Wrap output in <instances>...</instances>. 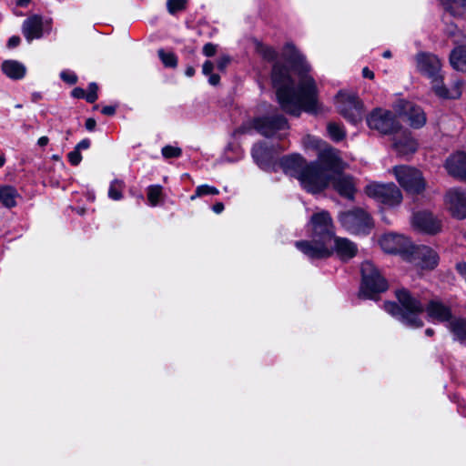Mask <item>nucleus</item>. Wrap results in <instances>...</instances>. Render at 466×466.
Listing matches in <instances>:
<instances>
[{"mask_svg":"<svg viewBox=\"0 0 466 466\" xmlns=\"http://www.w3.org/2000/svg\"><path fill=\"white\" fill-rule=\"evenodd\" d=\"M256 51L263 59L274 62L271 82L285 113L299 116L303 111L312 115L320 111L317 86L309 75L310 66L292 44L285 45L279 57L273 47L262 43L257 44Z\"/></svg>","mask_w":466,"mask_h":466,"instance_id":"f257e3e1","label":"nucleus"},{"mask_svg":"<svg viewBox=\"0 0 466 466\" xmlns=\"http://www.w3.org/2000/svg\"><path fill=\"white\" fill-rule=\"evenodd\" d=\"M396 298L399 304L385 302L384 309L409 328L416 329L423 325L420 315L424 309L432 321L447 322L448 324L453 319L451 308L439 299L431 300L425 307L420 300L405 289L396 290Z\"/></svg>","mask_w":466,"mask_h":466,"instance_id":"f03ea898","label":"nucleus"},{"mask_svg":"<svg viewBox=\"0 0 466 466\" xmlns=\"http://www.w3.org/2000/svg\"><path fill=\"white\" fill-rule=\"evenodd\" d=\"M309 226L311 230V239L296 241L295 247L310 259L329 258L330 251L329 245L336 235L330 214L326 210L314 213Z\"/></svg>","mask_w":466,"mask_h":466,"instance_id":"7ed1b4c3","label":"nucleus"},{"mask_svg":"<svg viewBox=\"0 0 466 466\" xmlns=\"http://www.w3.org/2000/svg\"><path fill=\"white\" fill-rule=\"evenodd\" d=\"M280 166L287 175L296 177L308 192L318 193L328 187V175L316 163H307L299 154L283 157Z\"/></svg>","mask_w":466,"mask_h":466,"instance_id":"20e7f679","label":"nucleus"},{"mask_svg":"<svg viewBox=\"0 0 466 466\" xmlns=\"http://www.w3.org/2000/svg\"><path fill=\"white\" fill-rule=\"evenodd\" d=\"M417 69L431 81L433 92L441 98L457 99L461 96L462 82L456 80L450 88L442 83L441 63L433 54L420 52L416 57Z\"/></svg>","mask_w":466,"mask_h":466,"instance_id":"39448f33","label":"nucleus"},{"mask_svg":"<svg viewBox=\"0 0 466 466\" xmlns=\"http://www.w3.org/2000/svg\"><path fill=\"white\" fill-rule=\"evenodd\" d=\"M338 219L341 227L353 235H369L374 226L370 215L361 208L340 212Z\"/></svg>","mask_w":466,"mask_h":466,"instance_id":"423d86ee","label":"nucleus"},{"mask_svg":"<svg viewBox=\"0 0 466 466\" xmlns=\"http://www.w3.org/2000/svg\"><path fill=\"white\" fill-rule=\"evenodd\" d=\"M361 276L360 298L375 299L378 294L384 292L388 289L386 279L370 261H365L361 264Z\"/></svg>","mask_w":466,"mask_h":466,"instance_id":"0eeeda50","label":"nucleus"},{"mask_svg":"<svg viewBox=\"0 0 466 466\" xmlns=\"http://www.w3.org/2000/svg\"><path fill=\"white\" fill-rule=\"evenodd\" d=\"M339 113L349 122L357 124L362 119L363 105L356 93L339 91L336 96Z\"/></svg>","mask_w":466,"mask_h":466,"instance_id":"6e6552de","label":"nucleus"},{"mask_svg":"<svg viewBox=\"0 0 466 466\" xmlns=\"http://www.w3.org/2000/svg\"><path fill=\"white\" fill-rule=\"evenodd\" d=\"M365 193L377 202L388 207L398 206L402 201V194L394 183H370L365 187Z\"/></svg>","mask_w":466,"mask_h":466,"instance_id":"1a4fd4ad","label":"nucleus"},{"mask_svg":"<svg viewBox=\"0 0 466 466\" xmlns=\"http://www.w3.org/2000/svg\"><path fill=\"white\" fill-rule=\"evenodd\" d=\"M253 124L255 129L267 137L277 136L279 138H282L289 129L286 117L281 115L257 117Z\"/></svg>","mask_w":466,"mask_h":466,"instance_id":"9d476101","label":"nucleus"},{"mask_svg":"<svg viewBox=\"0 0 466 466\" xmlns=\"http://www.w3.org/2000/svg\"><path fill=\"white\" fill-rule=\"evenodd\" d=\"M366 122L370 129L384 135L392 134L400 128L393 113L380 107L373 109L367 116Z\"/></svg>","mask_w":466,"mask_h":466,"instance_id":"9b49d317","label":"nucleus"},{"mask_svg":"<svg viewBox=\"0 0 466 466\" xmlns=\"http://www.w3.org/2000/svg\"><path fill=\"white\" fill-rule=\"evenodd\" d=\"M393 173L400 185L410 194H419L425 188V182L421 173L408 166H398Z\"/></svg>","mask_w":466,"mask_h":466,"instance_id":"f8f14e48","label":"nucleus"},{"mask_svg":"<svg viewBox=\"0 0 466 466\" xmlns=\"http://www.w3.org/2000/svg\"><path fill=\"white\" fill-rule=\"evenodd\" d=\"M314 163L328 175V185L329 184L330 177L341 172L344 168V163L339 157V150L329 144L319 153L318 160Z\"/></svg>","mask_w":466,"mask_h":466,"instance_id":"ddd939ff","label":"nucleus"},{"mask_svg":"<svg viewBox=\"0 0 466 466\" xmlns=\"http://www.w3.org/2000/svg\"><path fill=\"white\" fill-rule=\"evenodd\" d=\"M381 248L390 254H398L404 259L407 258L409 252L412 249V243L404 235L396 233L384 234L380 239Z\"/></svg>","mask_w":466,"mask_h":466,"instance_id":"4468645a","label":"nucleus"},{"mask_svg":"<svg viewBox=\"0 0 466 466\" xmlns=\"http://www.w3.org/2000/svg\"><path fill=\"white\" fill-rule=\"evenodd\" d=\"M406 260L421 268L432 269L438 265L439 256L436 251L430 247H414L412 245V249L410 250Z\"/></svg>","mask_w":466,"mask_h":466,"instance_id":"2eb2a0df","label":"nucleus"},{"mask_svg":"<svg viewBox=\"0 0 466 466\" xmlns=\"http://www.w3.org/2000/svg\"><path fill=\"white\" fill-rule=\"evenodd\" d=\"M51 31L49 20H44L41 15H34L26 18L22 25V32L27 42L43 37L45 33Z\"/></svg>","mask_w":466,"mask_h":466,"instance_id":"dca6fc26","label":"nucleus"},{"mask_svg":"<svg viewBox=\"0 0 466 466\" xmlns=\"http://www.w3.org/2000/svg\"><path fill=\"white\" fill-rule=\"evenodd\" d=\"M395 110L400 116L405 117L414 128H420L426 123L424 111L412 102L404 100L399 101L395 105Z\"/></svg>","mask_w":466,"mask_h":466,"instance_id":"f3484780","label":"nucleus"},{"mask_svg":"<svg viewBox=\"0 0 466 466\" xmlns=\"http://www.w3.org/2000/svg\"><path fill=\"white\" fill-rule=\"evenodd\" d=\"M445 205L452 217L463 219L466 218V190L451 188L445 195Z\"/></svg>","mask_w":466,"mask_h":466,"instance_id":"a211bd4d","label":"nucleus"},{"mask_svg":"<svg viewBox=\"0 0 466 466\" xmlns=\"http://www.w3.org/2000/svg\"><path fill=\"white\" fill-rule=\"evenodd\" d=\"M329 246L330 248L329 258L336 254L342 260L352 258L358 250L354 242L347 238L337 237L336 235L332 238Z\"/></svg>","mask_w":466,"mask_h":466,"instance_id":"6ab92c4d","label":"nucleus"},{"mask_svg":"<svg viewBox=\"0 0 466 466\" xmlns=\"http://www.w3.org/2000/svg\"><path fill=\"white\" fill-rule=\"evenodd\" d=\"M329 183L333 188L342 197L353 200L356 193V186L353 178L350 176L336 173L330 177Z\"/></svg>","mask_w":466,"mask_h":466,"instance_id":"aec40b11","label":"nucleus"},{"mask_svg":"<svg viewBox=\"0 0 466 466\" xmlns=\"http://www.w3.org/2000/svg\"><path fill=\"white\" fill-rule=\"evenodd\" d=\"M412 224L418 229L435 234L441 230V222L431 213L419 212L413 216Z\"/></svg>","mask_w":466,"mask_h":466,"instance_id":"412c9836","label":"nucleus"},{"mask_svg":"<svg viewBox=\"0 0 466 466\" xmlns=\"http://www.w3.org/2000/svg\"><path fill=\"white\" fill-rule=\"evenodd\" d=\"M445 168L451 176L466 181V154L457 152L451 155L445 162Z\"/></svg>","mask_w":466,"mask_h":466,"instance_id":"4be33fe9","label":"nucleus"},{"mask_svg":"<svg viewBox=\"0 0 466 466\" xmlns=\"http://www.w3.org/2000/svg\"><path fill=\"white\" fill-rule=\"evenodd\" d=\"M251 154L254 161L260 168L267 169L270 167L273 159V153L272 150L265 145V143L255 144Z\"/></svg>","mask_w":466,"mask_h":466,"instance_id":"5701e85b","label":"nucleus"},{"mask_svg":"<svg viewBox=\"0 0 466 466\" xmlns=\"http://www.w3.org/2000/svg\"><path fill=\"white\" fill-rule=\"evenodd\" d=\"M393 146L397 153L401 156L412 154L417 149V142L412 138L410 133L406 130L398 137H395Z\"/></svg>","mask_w":466,"mask_h":466,"instance_id":"b1692460","label":"nucleus"},{"mask_svg":"<svg viewBox=\"0 0 466 466\" xmlns=\"http://www.w3.org/2000/svg\"><path fill=\"white\" fill-rule=\"evenodd\" d=\"M447 329L452 336V339L461 344L466 343V318H453L447 324Z\"/></svg>","mask_w":466,"mask_h":466,"instance_id":"393cba45","label":"nucleus"},{"mask_svg":"<svg viewBox=\"0 0 466 466\" xmlns=\"http://www.w3.org/2000/svg\"><path fill=\"white\" fill-rule=\"evenodd\" d=\"M3 73L9 78L18 80L24 78L26 67L19 61L5 60L1 66Z\"/></svg>","mask_w":466,"mask_h":466,"instance_id":"a878e982","label":"nucleus"},{"mask_svg":"<svg viewBox=\"0 0 466 466\" xmlns=\"http://www.w3.org/2000/svg\"><path fill=\"white\" fill-rule=\"evenodd\" d=\"M450 62L454 69L466 72V46L454 48L450 56Z\"/></svg>","mask_w":466,"mask_h":466,"instance_id":"bb28decb","label":"nucleus"},{"mask_svg":"<svg viewBox=\"0 0 466 466\" xmlns=\"http://www.w3.org/2000/svg\"><path fill=\"white\" fill-rule=\"evenodd\" d=\"M441 4L445 11L454 17L466 14V0H441Z\"/></svg>","mask_w":466,"mask_h":466,"instance_id":"cd10ccee","label":"nucleus"},{"mask_svg":"<svg viewBox=\"0 0 466 466\" xmlns=\"http://www.w3.org/2000/svg\"><path fill=\"white\" fill-rule=\"evenodd\" d=\"M16 189L11 186L0 187V202L6 208H13L16 205Z\"/></svg>","mask_w":466,"mask_h":466,"instance_id":"c85d7f7f","label":"nucleus"},{"mask_svg":"<svg viewBox=\"0 0 466 466\" xmlns=\"http://www.w3.org/2000/svg\"><path fill=\"white\" fill-rule=\"evenodd\" d=\"M327 132L330 139L335 142H339L346 137L344 127L336 122H329L327 125Z\"/></svg>","mask_w":466,"mask_h":466,"instance_id":"c756f323","label":"nucleus"},{"mask_svg":"<svg viewBox=\"0 0 466 466\" xmlns=\"http://www.w3.org/2000/svg\"><path fill=\"white\" fill-rule=\"evenodd\" d=\"M302 144L305 149L316 150L318 154L328 145L322 139L311 135L304 137Z\"/></svg>","mask_w":466,"mask_h":466,"instance_id":"7c9ffc66","label":"nucleus"},{"mask_svg":"<svg viewBox=\"0 0 466 466\" xmlns=\"http://www.w3.org/2000/svg\"><path fill=\"white\" fill-rule=\"evenodd\" d=\"M163 187L160 185H150L147 189V200L151 207H156L159 204L162 195Z\"/></svg>","mask_w":466,"mask_h":466,"instance_id":"2f4dec72","label":"nucleus"},{"mask_svg":"<svg viewBox=\"0 0 466 466\" xmlns=\"http://www.w3.org/2000/svg\"><path fill=\"white\" fill-rule=\"evenodd\" d=\"M124 181L114 179L108 188V198L113 200H120L123 198L122 191L124 189Z\"/></svg>","mask_w":466,"mask_h":466,"instance_id":"473e14b6","label":"nucleus"},{"mask_svg":"<svg viewBox=\"0 0 466 466\" xmlns=\"http://www.w3.org/2000/svg\"><path fill=\"white\" fill-rule=\"evenodd\" d=\"M158 56L166 67H176L177 66V57L173 52H166L164 49H159Z\"/></svg>","mask_w":466,"mask_h":466,"instance_id":"72a5a7b5","label":"nucleus"},{"mask_svg":"<svg viewBox=\"0 0 466 466\" xmlns=\"http://www.w3.org/2000/svg\"><path fill=\"white\" fill-rule=\"evenodd\" d=\"M218 189L213 186L200 185L197 187L195 194L190 197V199L194 200L197 198H200L207 195H218Z\"/></svg>","mask_w":466,"mask_h":466,"instance_id":"f704fd0d","label":"nucleus"},{"mask_svg":"<svg viewBox=\"0 0 466 466\" xmlns=\"http://www.w3.org/2000/svg\"><path fill=\"white\" fill-rule=\"evenodd\" d=\"M161 154L164 158H178L182 155V149L178 147L167 145L162 147Z\"/></svg>","mask_w":466,"mask_h":466,"instance_id":"c9c22d12","label":"nucleus"},{"mask_svg":"<svg viewBox=\"0 0 466 466\" xmlns=\"http://www.w3.org/2000/svg\"><path fill=\"white\" fill-rule=\"evenodd\" d=\"M187 0H167V6L170 14L183 10L186 6Z\"/></svg>","mask_w":466,"mask_h":466,"instance_id":"e433bc0d","label":"nucleus"},{"mask_svg":"<svg viewBox=\"0 0 466 466\" xmlns=\"http://www.w3.org/2000/svg\"><path fill=\"white\" fill-rule=\"evenodd\" d=\"M98 86L96 83H90L86 96L88 103H94L97 99Z\"/></svg>","mask_w":466,"mask_h":466,"instance_id":"4c0bfd02","label":"nucleus"},{"mask_svg":"<svg viewBox=\"0 0 466 466\" xmlns=\"http://www.w3.org/2000/svg\"><path fill=\"white\" fill-rule=\"evenodd\" d=\"M60 77L61 79L66 82V83H68L70 85H73V84H76V81H77V76L76 75L72 72V71H69V70H64L60 73Z\"/></svg>","mask_w":466,"mask_h":466,"instance_id":"58836bf2","label":"nucleus"},{"mask_svg":"<svg viewBox=\"0 0 466 466\" xmlns=\"http://www.w3.org/2000/svg\"><path fill=\"white\" fill-rule=\"evenodd\" d=\"M67 158L71 165L77 166L82 160V156L80 151L74 148L73 151L67 154Z\"/></svg>","mask_w":466,"mask_h":466,"instance_id":"ea45409f","label":"nucleus"},{"mask_svg":"<svg viewBox=\"0 0 466 466\" xmlns=\"http://www.w3.org/2000/svg\"><path fill=\"white\" fill-rule=\"evenodd\" d=\"M217 46L211 43H208L203 47V54L206 56H212L216 53Z\"/></svg>","mask_w":466,"mask_h":466,"instance_id":"a19ab883","label":"nucleus"},{"mask_svg":"<svg viewBox=\"0 0 466 466\" xmlns=\"http://www.w3.org/2000/svg\"><path fill=\"white\" fill-rule=\"evenodd\" d=\"M229 63V58L228 56L220 57L217 62V68L220 71H224Z\"/></svg>","mask_w":466,"mask_h":466,"instance_id":"79ce46f5","label":"nucleus"},{"mask_svg":"<svg viewBox=\"0 0 466 466\" xmlns=\"http://www.w3.org/2000/svg\"><path fill=\"white\" fill-rule=\"evenodd\" d=\"M20 42H21V39H20V37H19V36H17V35H13V36H11V37L8 39V41H7V45H6V46H7V47H8V48L13 49V48H15V47L18 46H19V44H20Z\"/></svg>","mask_w":466,"mask_h":466,"instance_id":"37998d69","label":"nucleus"},{"mask_svg":"<svg viewBox=\"0 0 466 466\" xmlns=\"http://www.w3.org/2000/svg\"><path fill=\"white\" fill-rule=\"evenodd\" d=\"M214 65L210 61H206L202 66V72L205 76H208L212 73Z\"/></svg>","mask_w":466,"mask_h":466,"instance_id":"c03bdc74","label":"nucleus"},{"mask_svg":"<svg viewBox=\"0 0 466 466\" xmlns=\"http://www.w3.org/2000/svg\"><path fill=\"white\" fill-rule=\"evenodd\" d=\"M72 96L76 98H85L86 96V91L81 87H76L72 91Z\"/></svg>","mask_w":466,"mask_h":466,"instance_id":"a18cd8bd","label":"nucleus"},{"mask_svg":"<svg viewBox=\"0 0 466 466\" xmlns=\"http://www.w3.org/2000/svg\"><path fill=\"white\" fill-rule=\"evenodd\" d=\"M90 140L87 139V138H85L83 140H81L76 146V149H77L78 151H81V150H85V149H87L89 148L90 147Z\"/></svg>","mask_w":466,"mask_h":466,"instance_id":"49530a36","label":"nucleus"},{"mask_svg":"<svg viewBox=\"0 0 466 466\" xmlns=\"http://www.w3.org/2000/svg\"><path fill=\"white\" fill-rule=\"evenodd\" d=\"M101 112L106 116H113L116 113V106H106L102 108Z\"/></svg>","mask_w":466,"mask_h":466,"instance_id":"de8ad7c7","label":"nucleus"},{"mask_svg":"<svg viewBox=\"0 0 466 466\" xmlns=\"http://www.w3.org/2000/svg\"><path fill=\"white\" fill-rule=\"evenodd\" d=\"M208 83L212 86H216L219 83L220 76L217 74H210L208 75Z\"/></svg>","mask_w":466,"mask_h":466,"instance_id":"09e8293b","label":"nucleus"},{"mask_svg":"<svg viewBox=\"0 0 466 466\" xmlns=\"http://www.w3.org/2000/svg\"><path fill=\"white\" fill-rule=\"evenodd\" d=\"M96 122L94 118H87L86 121V128L88 130V131H93L96 127Z\"/></svg>","mask_w":466,"mask_h":466,"instance_id":"8fccbe9b","label":"nucleus"},{"mask_svg":"<svg viewBox=\"0 0 466 466\" xmlns=\"http://www.w3.org/2000/svg\"><path fill=\"white\" fill-rule=\"evenodd\" d=\"M212 210L217 214H220L224 210V204L222 202L216 203L213 205Z\"/></svg>","mask_w":466,"mask_h":466,"instance_id":"3c124183","label":"nucleus"},{"mask_svg":"<svg viewBox=\"0 0 466 466\" xmlns=\"http://www.w3.org/2000/svg\"><path fill=\"white\" fill-rule=\"evenodd\" d=\"M362 76L366 78L373 79L374 78V73L370 70L368 67H364L362 69Z\"/></svg>","mask_w":466,"mask_h":466,"instance_id":"603ef678","label":"nucleus"},{"mask_svg":"<svg viewBox=\"0 0 466 466\" xmlns=\"http://www.w3.org/2000/svg\"><path fill=\"white\" fill-rule=\"evenodd\" d=\"M48 142H49V139L47 137H41L37 140V145L39 147H46L48 144Z\"/></svg>","mask_w":466,"mask_h":466,"instance_id":"864d4df0","label":"nucleus"},{"mask_svg":"<svg viewBox=\"0 0 466 466\" xmlns=\"http://www.w3.org/2000/svg\"><path fill=\"white\" fill-rule=\"evenodd\" d=\"M185 74H186V76H188V77L193 76H194V74H195V69H194V67H193V66H187V67L186 68Z\"/></svg>","mask_w":466,"mask_h":466,"instance_id":"5fc2aeb1","label":"nucleus"},{"mask_svg":"<svg viewBox=\"0 0 466 466\" xmlns=\"http://www.w3.org/2000/svg\"><path fill=\"white\" fill-rule=\"evenodd\" d=\"M458 411L463 416L466 417V406L462 404L458 405Z\"/></svg>","mask_w":466,"mask_h":466,"instance_id":"6e6d98bb","label":"nucleus"},{"mask_svg":"<svg viewBox=\"0 0 466 466\" xmlns=\"http://www.w3.org/2000/svg\"><path fill=\"white\" fill-rule=\"evenodd\" d=\"M30 1L31 0H17L16 4H17V5H20V6H26L30 3Z\"/></svg>","mask_w":466,"mask_h":466,"instance_id":"4d7b16f0","label":"nucleus"},{"mask_svg":"<svg viewBox=\"0 0 466 466\" xmlns=\"http://www.w3.org/2000/svg\"><path fill=\"white\" fill-rule=\"evenodd\" d=\"M382 56L384 58H390L391 57V52L390 50H386L383 52Z\"/></svg>","mask_w":466,"mask_h":466,"instance_id":"13d9d810","label":"nucleus"},{"mask_svg":"<svg viewBox=\"0 0 466 466\" xmlns=\"http://www.w3.org/2000/svg\"><path fill=\"white\" fill-rule=\"evenodd\" d=\"M5 163V157L4 154L0 155V167H2Z\"/></svg>","mask_w":466,"mask_h":466,"instance_id":"bf43d9fd","label":"nucleus"},{"mask_svg":"<svg viewBox=\"0 0 466 466\" xmlns=\"http://www.w3.org/2000/svg\"><path fill=\"white\" fill-rule=\"evenodd\" d=\"M433 333H434V331H433V329H427L425 330V334H426L427 336H432V335H433Z\"/></svg>","mask_w":466,"mask_h":466,"instance_id":"052dcab7","label":"nucleus"},{"mask_svg":"<svg viewBox=\"0 0 466 466\" xmlns=\"http://www.w3.org/2000/svg\"><path fill=\"white\" fill-rule=\"evenodd\" d=\"M34 100H36L41 97V95L39 93L33 94Z\"/></svg>","mask_w":466,"mask_h":466,"instance_id":"680f3d73","label":"nucleus"},{"mask_svg":"<svg viewBox=\"0 0 466 466\" xmlns=\"http://www.w3.org/2000/svg\"><path fill=\"white\" fill-rule=\"evenodd\" d=\"M15 107H16V108H21V107H22V105H19V104H18V105H16V106H15Z\"/></svg>","mask_w":466,"mask_h":466,"instance_id":"e2e57ef3","label":"nucleus"},{"mask_svg":"<svg viewBox=\"0 0 466 466\" xmlns=\"http://www.w3.org/2000/svg\"><path fill=\"white\" fill-rule=\"evenodd\" d=\"M449 34H450L451 35H454V33H453L452 31H450V32H449Z\"/></svg>","mask_w":466,"mask_h":466,"instance_id":"0e129e2a","label":"nucleus"}]
</instances>
